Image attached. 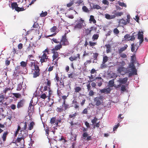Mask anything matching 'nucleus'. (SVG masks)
<instances>
[{
    "label": "nucleus",
    "instance_id": "obj_21",
    "mask_svg": "<svg viewBox=\"0 0 148 148\" xmlns=\"http://www.w3.org/2000/svg\"><path fill=\"white\" fill-rule=\"evenodd\" d=\"M128 78L127 77L123 78V79H119L118 81L122 84H125L127 82Z\"/></svg>",
    "mask_w": 148,
    "mask_h": 148
},
{
    "label": "nucleus",
    "instance_id": "obj_45",
    "mask_svg": "<svg viewBox=\"0 0 148 148\" xmlns=\"http://www.w3.org/2000/svg\"><path fill=\"white\" fill-rule=\"evenodd\" d=\"M74 89L75 90V92L76 93L79 92L82 90L81 88L79 86L76 87Z\"/></svg>",
    "mask_w": 148,
    "mask_h": 148
},
{
    "label": "nucleus",
    "instance_id": "obj_33",
    "mask_svg": "<svg viewBox=\"0 0 148 148\" xmlns=\"http://www.w3.org/2000/svg\"><path fill=\"white\" fill-rule=\"evenodd\" d=\"M12 95L17 98H19L21 97V95L19 93H12Z\"/></svg>",
    "mask_w": 148,
    "mask_h": 148
},
{
    "label": "nucleus",
    "instance_id": "obj_64",
    "mask_svg": "<svg viewBox=\"0 0 148 148\" xmlns=\"http://www.w3.org/2000/svg\"><path fill=\"white\" fill-rule=\"evenodd\" d=\"M10 108L12 110H14L16 108V106L14 104H12L10 106Z\"/></svg>",
    "mask_w": 148,
    "mask_h": 148
},
{
    "label": "nucleus",
    "instance_id": "obj_6",
    "mask_svg": "<svg viewBox=\"0 0 148 148\" xmlns=\"http://www.w3.org/2000/svg\"><path fill=\"white\" fill-rule=\"evenodd\" d=\"M138 39L139 40V45L142 43L144 41V36L143 32L139 31L138 33Z\"/></svg>",
    "mask_w": 148,
    "mask_h": 148
},
{
    "label": "nucleus",
    "instance_id": "obj_22",
    "mask_svg": "<svg viewBox=\"0 0 148 148\" xmlns=\"http://www.w3.org/2000/svg\"><path fill=\"white\" fill-rule=\"evenodd\" d=\"M65 102H65V101H63L62 106V108H64V110H66L67 109L69 108L70 107L69 105L68 104L66 103Z\"/></svg>",
    "mask_w": 148,
    "mask_h": 148
},
{
    "label": "nucleus",
    "instance_id": "obj_25",
    "mask_svg": "<svg viewBox=\"0 0 148 148\" xmlns=\"http://www.w3.org/2000/svg\"><path fill=\"white\" fill-rule=\"evenodd\" d=\"M106 47V52L107 53H110L111 52V47L110 45L108 44L105 45Z\"/></svg>",
    "mask_w": 148,
    "mask_h": 148
},
{
    "label": "nucleus",
    "instance_id": "obj_48",
    "mask_svg": "<svg viewBox=\"0 0 148 148\" xmlns=\"http://www.w3.org/2000/svg\"><path fill=\"white\" fill-rule=\"evenodd\" d=\"M108 57L106 56H103V61L102 62H107L108 60Z\"/></svg>",
    "mask_w": 148,
    "mask_h": 148
},
{
    "label": "nucleus",
    "instance_id": "obj_4",
    "mask_svg": "<svg viewBox=\"0 0 148 148\" xmlns=\"http://www.w3.org/2000/svg\"><path fill=\"white\" fill-rule=\"evenodd\" d=\"M52 53H53L52 55V61L53 62V64L55 65L58 66V61L60 58L59 57V53L58 52H55L52 51Z\"/></svg>",
    "mask_w": 148,
    "mask_h": 148
},
{
    "label": "nucleus",
    "instance_id": "obj_35",
    "mask_svg": "<svg viewBox=\"0 0 148 148\" xmlns=\"http://www.w3.org/2000/svg\"><path fill=\"white\" fill-rule=\"evenodd\" d=\"M27 62L24 61H22L20 62L21 66L23 67V68H26L27 66Z\"/></svg>",
    "mask_w": 148,
    "mask_h": 148
},
{
    "label": "nucleus",
    "instance_id": "obj_46",
    "mask_svg": "<svg viewBox=\"0 0 148 148\" xmlns=\"http://www.w3.org/2000/svg\"><path fill=\"white\" fill-rule=\"evenodd\" d=\"M82 10L83 11L86 12H89V10L86 7V6H84L82 7Z\"/></svg>",
    "mask_w": 148,
    "mask_h": 148
},
{
    "label": "nucleus",
    "instance_id": "obj_40",
    "mask_svg": "<svg viewBox=\"0 0 148 148\" xmlns=\"http://www.w3.org/2000/svg\"><path fill=\"white\" fill-rule=\"evenodd\" d=\"M64 110V109L62 106H60V107H57V111L59 113H61Z\"/></svg>",
    "mask_w": 148,
    "mask_h": 148
},
{
    "label": "nucleus",
    "instance_id": "obj_60",
    "mask_svg": "<svg viewBox=\"0 0 148 148\" xmlns=\"http://www.w3.org/2000/svg\"><path fill=\"white\" fill-rule=\"evenodd\" d=\"M21 69V67L20 66H16L15 68V70L16 71L19 72L20 70Z\"/></svg>",
    "mask_w": 148,
    "mask_h": 148
},
{
    "label": "nucleus",
    "instance_id": "obj_56",
    "mask_svg": "<svg viewBox=\"0 0 148 148\" xmlns=\"http://www.w3.org/2000/svg\"><path fill=\"white\" fill-rule=\"evenodd\" d=\"M59 85L60 86V88H63L64 87V82L63 81H60L59 83Z\"/></svg>",
    "mask_w": 148,
    "mask_h": 148
},
{
    "label": "nucleus",
    "instance_id": "obj_19",
    "mask_svg": "<svg viewBox=\"0 0 148 148\" xmlns=\"http://www.w3.org/2000/svg\"><path fill=\"white\" fill-rule=\"evenodd\" d=\"M8 133L9 132H8L7 131H6L4 132L3 134L1 137L2 139V140L3 142H5V141H6L7 136L8 135Z\"/></svg>",
    "mask_w": 148,
    "mask_h": 148
},
{
    "label": "nucleus",
    "instance_id": "obj_36",
    "mask_svg": "<svg viewBox=\"0 0 148 148\" xmlns=\"http://www.w3.org/2000/svg\"><path fill=\"white\" fill-rule=\"evenodd\" d=\"M113 13H114V15L117 16H121L123 14L122 12H116V11H114Z\"/></svg>",
    "mask_w": 148,
    "mask_h": 148
},
{
    "label": "nucleus",
    "instance_id": "obj_30",
    "mask_svg": "<svg viewBox=\"0 0 148 148\" xmlns=\"http://www.w3.org/2000/svg\"><path fill=\"white\" fill-rule=\"evenodd\" d=\"M109 85L110 87H112L113 86L116 87V85L114 84V79L110 80L109 82Z\"/></svg>",
    "mask_w": 148,
    "mask_h": 148
},
{
    "label": "nucleus",
    "instance_id": "obj_17",
    "mask_svg": "<svg viewBox=\"0 0 148 148\" xmlns=\"http://www.w3.org/2000/svg\"><path fill=\"white\" fill-rule=\"evenodd\" d=\"M96 79H98V82H97V86L99 87L101 86L102 84V81L103 79H102L101 77H98L96 78Z\"/></svg>",
    "mask_w": 148,
    "mask_h": 148
},
{
    "label": "nucleus",
    "instance_id": "obj_13",
    "mask_svg": "<svg viewBox=\"0 0 148 148\" xmlns=\"http://www.w3.org/2000/svg\"><path fill=\"white\" fill-rule=\"evenodd\" d=\"M18 126H19L20 128L22 127V129L23 130H25L26 129L27 125L26 122L23 121L21 122L18 125Z\"/></svg>",
    "mask_w": 148,
    "mask_h": 148
},
{
    "label": "nucleus",
    "instance_id": "obj_55",
    "mask_svg": "<svg viewBox=\"0 0 148 148\" xmlns=\"http://www.w3.org/2000/svg\"><path fill=\"white\" fill-rule=\"evenodd\" d=\"M77 113L75 112L73 114L69 115V117L70 118H72L73 119L75 117Z\"/></svg>",
    "mask_w": 148,
    "mask_h": 148
},
{
    "label": "nucleus",
    "instance_id": "obj_11",
    "mask_svg": "<svg viewBox=\"0 0 148 148\" xmlns=\"http://www.w3.org/2000/svg\"><path fill=\"white\" fill-rule=\"evenodd\" d=\"M62 48V45L61 43L56 45L54 47V48L51 50L52 51L57 52V51L59 50H60Z\"/></svg>",
    "mask_w": 148,
    "mask_h": 148
},
{
    "label": "nucleus",
    "instance_id": "obj_43",
    "mask_svg": "<svg viewBox=\"0 0 148 148\" xmlns=\"http://www.w3.org/2000/svg\"><path fill=\"white\" fill-rule=\"evenodd\" d=\"M113 32L115 35H117L119 33V30L117 28H115L113 30Z\"/></svg>",
    "mask_w": 148,
    "mask_h": 148
},
{
    "label": "nucleus",
    "instance_id": "obj_27",
    "mask_svg": "<svg viewBox=\"0 0 148 148\" xmlns=\"http://www.w3.org/2000/svg\"><path fill=\"white\" fill-rule=\"evenodd\" d=\"M128 47V45H125L124 47H121L119 49V54H120L122 52L125 51Z\"/></svg>",
    "mask_w": 148,
    "mask_h": 148
},
{
    "label": "nucleus",
    "instance_id": "obj_54",
    "mask_svg": "<svg viewBox=\"0 0 148 148\" xmlns=\"http://www.w3.org/2000/svg\"><path fill=\"white\" fill-rule=\"evenodd\" d=\"M57 29V27L56 26H54L50 29V30L51 32H55Z\"/></svg>",
    "mask_w": 148,
    "mask_h": 148
},
{
    "label": "nucleus",
    "instance_id": "obj_16",
    "mask_svg": "<svg viewBox=\"0 0 148 148\" xmlns=\"http://www.w3.org/2000/svg\"><path fill=\"white\" fill-rule=\"evenodd\" d=\"M61 121H50L51 124H53L56 127L60 126L61 124Z\"/></svg>",
    "mask_w": 148,
    "mask_h": 148
},
{
    "label": "nucleus",
    "instance_id": "obj_20",
    "mask_svg": "<svg viewBox=\"0 0 148 148\" xmlns=\"http://www.w3.org/2000/svg\"><path fill=\"white\" fill-rule=\"evenodd\" d=\"M138 46H136V44L135 45L134 43L131 45V50L132 52H136L138 49Z\"/></svg>",
    "mask_w": 148,
    "mask_h": 148
},
{
    "label": "nucleus",
    "instance_id": "obj_31",
    "mask_svg": "<svg viewBox=\"0 0 148 148\" xmlns=\"http://www.w3.org/2000/svg\"><path fill=\"white\" fill-rule=\"evenodd\" d=\"M11 7L12 9H14L16 10L18 7V5L16 3L14 2L11 4Z\"/></svg>",
    "mask_w": 148,
    "mask_h": 148
},
{
    "label": "nucleus",
    "instance_id": "obj_62",
    "mask_svg": "<svg viewBox=\"0 0 148 148\" xmlns=\"http://www.w3.org/2000/svg\"><path fill=\"white\" fill-rule=\"evenodd\" d=\"M18 50H16V49L14 48H13L12 51V54L14 55L15 53L16 54H18Z\"/></svg>",
    "mask_w": 148,
    "mask_h": 148
},
{
    "label": "nucleus",
    "instance_id": "obj_44",
    "mask_svg": "<svg viewBox=\"0 0 148 148\" xmlns=\"http://www.w3.org/2000/svg\"><path fill=\"white\" fill-rule=\"evenodd\" d=\"M34 56H33L32 54V55H29L28 56V59L32 61H34Z\"/></svg>",
    "mask_w": 148,
    "mask_h": 148
},
{
    "label": "nucleus",
    "instance_id": "obj_61",
    "mask_svg": "<svg viewBox=\"0 0 148 148\" xmlns=\"http://www.w3.org/2000/svg\"><path fill=\"white\" fill-rule=\"evenodd\" d=\"M93 58L94 59V60H97V57L98 56V54L97 53H93Z\"/></svg>",
    "mask_w": 148,
    "mask_h": 148
},
{
    "label": "nucleus",
    "instance_id": "obj_23",
    "mask_svg": "<svg viewBox=\"0 0 148 148\" xmlns=\"http://www.w3.org/2000/svg\"><path fill=\"white\" fill-rule=\"evenodd\" d=\"M49 90V97H50L51 96L50 92L51 91V87H49L47 86H46L44 87V88L43 89V91H45L47 90Z\"/></svg>",
    "mask_w": 148,
    "mask_h": 148
},
{
    "label": "nucleus",
    "instance_id": "obj_51",
    "mask_svg": "<svg viewBox=\"0 0 148 148\" xmlns=\"http://www.w3.org/2000/svg\"><path fill=\"white\" fill-rule=\"evenodd\" d=\"M47 14V12H43L42 11V12L40 14V16L41 17H44L46 16Z\"/></svg>",
    "mask_w": 148,
    "mask_h": 148
},
{
    "label": "nucleus",
    "instance_id": "obj_63",
    "mask_svg": "<svg viewBox=\"0 0 148 148\" xmlns=\"http://www.w3.org/2000/svg\"><path fill=\"white\" fill-rule=\"evenodd\" d=\"M124 69V67H119L118 68L117 71L119 73H121L122 71H123V69Z\"/></svg>",
    "mask_w": 148,
    "mask_h": 148
},
{
    "label": "nucleus",
    "instance_id": "obj_12",
    "mask_svg": "<svg viewBox=\"0 0 148 148\" xmlns=\"http://www.w3.org/2000/svg\"><path fill=\"white\" fill-rule=\"evenodd\" d=\"M111 89L109 87L107 88H104L103 89H101L100 92L101 93H104L105 94H108L110 93L111 91Z\"/></svg>",
    "mask_w": 148,
    "mask_h": 148
},
{
    "label": "nucleus",
    "instance_id": "obj_49",
    "mask_svg": "<svg viewBox=\"0 0 148 148\" xmlns=\"http://www.w3.org/2000/svg\"><path fill=\"white\" fill-rule=\"evenodd\" d=\"M118 3L119 5L121 6L124 7L125 8H126L127 7L126 4L123 2H121L119 1H118Z\"/></svg>",
    "mask_w": 148,
    "mask_h": 148
},
{
    "label": "nucleus",
    "instance_id": "obj_26",
    "mask_svg": "<svg viewBox=\"0 0 148 148\" xmlns=\"http://www.w3.org/2000/svg\"><path fill=\"white\" fill-rule=\"evenodd\" d=\"M29 66L31 67V69H34V67L36 66H39L36 64L35 62V61H32L30 62Z\"/></svg>",
    "mask_w": 148,
    "mask_h": 148
},
{
    "label": "nucleus",
    "instance_id": "obj_24",
    "mask_svg": "<svg viewBox=\"0 0 148 148\" xmlns=\"http://www.w3.org/2000/svg\"><path fill=\"white\" fill-rule=\"evenodd\" d=\"M105 18L108 19H111L114 18H115V15H110L108 14H105Z\"/></svg>",
    "mask_w": 148,
    "mask_h": 148
},
{
    "label": "nucleus",
    "instance_id": "obj_2",
    "mask_svg": "<svg viewBox=\"0 0 148 148\" xmlns=\"http://www.w3.org/2000/svg\"><path fill=\"white\" fill-rule=\"evenodd\" d=\"M103 97L101 95H100L99 97L95 98L94 99V102L95 103V105L97 106L101 105L103 103Z\"/></svg>",
    "mask_w": 148,
    "mask_h": 148
},
{
    "label": "nucleus",
    "instance_id": "obj_32",
    "mask_svg": "<svg viewBox=\"0 0 148 148\" xmlns=\"http://www.w3.org/2000/svg\"><path fill=\"white\" fill-rule=\"evenodd\" d=\"M46 80L47 81L45 82V83L46 85V86L50 87L51 85V81L48 79H46Z\"/></svg>",
    "mask_w": 148,
    "mask_h": 148
},
{
    "label": "nucleus",
    "instance_id": "obj_47",
    "mask_svg": "<svg viewBox=\"0 0 148 148\" xmlns=\"http://www.w3.org/2000/svg\"><path fill=\"white\" fill-rule=\"evenodd\" d=\"M132 73H133V74H134V75H137V70L135 68V67L134 66H133L132 67Z\"/></svg>",
    "mask_w": 148,
    "mask_h": 148
},
{
    "label": "nucleus",
    "instance_id": "obj_57",
    "mask_svg": "<svg viewBox=\"0 0 148 148\" xmlns=\"http://www.w3.org/2000/svg\"><path fill=\"white\" fill-rule=\"evenodd\" d=\"M52 41L54 42L56 44H58L59 43L60 44V41H58L57 39L53 38L52 39Z\"/></svg>",
    "mask_w": 148,
    "mask_h": 148
},
{
    "label": "nucleus",
    "instance_id": "obj_37",
    "mask_svg": "<svg viewBox=\"0 0 148 148\" xmlns=\"http://www.w3.org/2000/svg\"><path fill=\"white\" fill-rule=\"evenodd\" d=\"M119 23L120 24L125 25L126 24V21L122 18L120 19L119 21Z\"/></svg>",
    "mask_w": 148,
    "mask_h": 148
},
{
    "label": "nucleus",
    "instance_id": "obj_38",
    "mask_svg": "<svg viewBox=\"0 0 148 148\" xmlns=\"http://www.w3.org/2000/svg\"><path fill=\"white\" fill-rule=\"evenodd\" d=\"M47 97H49V95L47 96L45 93H43L40 96V98L44 100L47 98Z\"/></svg>",
    "mask_w": 148,
    "mask_h": 148
},
{
    "label": "nucleus",
    "instance_id": "obj_58",
    "mask_svg": "<svg viewBox=\"0 0 148 148\" xmlns=\"http://www.w3.org/2000/svg\"><path fill=\"white\" fill-rule=\"evenodd\" d=\"M10 63V60L8 59V58H7L5 61V65L6 66L9 65Z\"/></svg>",
    "mask_w": 148,
    "mask_h": 148
},
{
    "label": "nucleus",
    "instance_id": "obj_59",
    "mask_svg": "<svg viewBox=\"0 0 148 148\" xmlns=\"http://www.w3.org/2000/svg\"><path fill=\"white\" fill-rule=\"evenodd\" d=\"M89 45L90 47H93L95 45H97L96 42H93L91 41H90L89 42Z\"/></svg>",
    "mask_w": 148,
    "mask_h": 148
},
{
    "label": "nucleus",
    "instance_id": "obj_9",
    "mask_svg": "<svg viewBox=\"0 0 148 148\" xmlns=\"http://www.w3.org/2000/svg\"><path fill=\"white\" fill-rule=\"evenodd\" d=\"M96 29L97 28L96 27H95L94 26H91L89 28V29L88 28L85 30V33L87 35H88L89 34H91L92 31L93 30L96 31Z\"/></svg>",
    "mask_w": 148,
    "mask_h": 148
},
{
    "label": "nucleus",
    "instance_id": "obj_29",
    "mask_svg": "<svg viewBox=\"0 0 148 148\" xmlns=\"http://www.w3.org/2000/svg\"><path fill=\"white\" fill-rule=\"evenodd\" d=\"M89 21L91 23H93L94 24H95L96 23V21L95 19L94 16L93 15L90 16Z\"/></svg>",
    "mask_w": 148,
    "mask_h": 148
},
{
    "label": "nucleus",
    "instance_id": "obj_5",
    "mask_svg": "<svg viewBox=\"0 0 148 148\" xmlns=\"http://www.w3.org/2000/svg\"><path fill=\"white\" fill-rule=\"evenodd\" d=\"M60 43H61V45H62V46H67L69 45V42L66 38V33L62 36V38L60 41Z\"/></svg>",
    "mask_w": 148,
    "mask_h": 148
},
{
    "label": "nucleus",
    "instance_id": "obj_39",
    "mask_svg": "<svg viewBox=\"0 0 148 148\" xmlns=\"http://www.w3.org/2000/svg\"><path fill=\"white\" fill-rule=\"evenodd\" d=\"M23 88L22 85L21 83L19 84L17 86L16 88V90L17 91H20Z\"/></svg>",
    "mask_w": 148,
    "mask_h": 148
},
{
    "label": "nucleus",
    "instance_id": "obj_18",
    "mask_svg": "<svg viewBox=\"0 0 148 148\" xmlns=\"http://www.w3.org/2000/svg\"><path fill=\"white\" fill-rule=\"evenodd\" d=\"M90 5L91 8L92 9L99 10L101 8V7L99 5L95 4L93 3H91L90 4Z\"/></svg>",
    "mask_w": 148,
    "mask_h": 148
},
{
    "label": "nucleus",
    "instance_id": "obj_8",
    "mask_svg": "<svg viewBox=\"0 0 148 148\" xmlns=\"http://www.w3.org/2000/svg\"><path fill=\"white\" fill-rule=\"evenodd\" d=\"M25 100L23 99L19 101L17 103V107L18 109H20L23 107L25 103Z\"/></svg>",
    "mask_w": 148,
    "mask_h": 148
},
{
    "label": "nucleus",
    "instance_id": "obj_14",
    "mask_svg": "<svg viewBox=\"0 0 148 148\" xmlns=\"http://www.w3.org/2000/svg\"><path fill=\"white\" fill-rule=\"evenodd\" d=\"M72 106L74 107L75 109H79V106L78 105V103L76 99H74L72 101Z\"/></svg>",
    "mask_w": 148,
    "mask_h": 148
},
{
    "label": "nucleus",
    "instance_id": "obj_34",
    "mask_svg": "<svg viewBox=\"0 0 148 148\" xmlns=\"http://www.w3.org/2000/svg\"><path fill=\"white\" fill-rule=\"evenodd\" d=\"M99 37V34H94L92 37V39L93 41H95L96 40H97Z\"/></svg>",
    "mask_w": 148,
    "mask_h": 148
},
{
    "label": "nucleus",
    "instance_id": "obj_50",
    "mask_svg": "<svg viewBox=\"0 0 148 148\" xmlns=\"http://www.w3.org/2000/svg\"><path fill=\"white\" fill-rule=\"evenodd\" d=\"M12 89V88L11 89L10 87L9 88H6L5 89L3 90V93H4L5 95H6V93L7 92H8V90H11Z\"/></svg>",
    "mask_w": 148,
    "mask_h": 148
},
{
    "label": "nucleus",
    "instance_id": "obj_41",
    "mask_svg": "<svg viewBox=\"0 0 148 148\" xmlns=\"http://www.w3.org/2000/svg\"><path fill=\"white\" fill-rule=\"evenodd\" d=\"M34 124L35 123L33 121H32L30 123L29 127V130H31L33 128V126Z\"/></svg>",
    "mask_w": 148,
    "mask_h": 148
},
{
    "label": "nucleus",
    "instance_id": "obj_42",
    "mask_svg": "<svg viewBox=\"0 0 148 148\" xmlns=\"http://www.w3.org/2000/svg\"><path fill=\"white\" fill-rule=\"evenodd\" d=\"M32 116L28 114L25 116V120H32Z\"/></svg>",
    "mask_w": 148,
    "mask_h": 148
},
{
    "label": "nucleus",
    "instance_id": "obj_52",
    "mask_svg": "<svg viewBox=\"0 0 148 148\" xmlns=\"http://www.w3.org/2000/svg\"><path fill=\"white\" fill-rule=\"evenodd\" d=\"M17 9H16V10L18 12L20 11H22L25 10V9L23 8H20L18 7L17 8Z\"/></svg>",
    "mask_w": 148,
    "mask_h": 148
},
{
    "label": "nucleus",
    "instance_id": "obj_1",
    "mask_svg": "<svg viewBox=\"0 0 148 148\" xmlns=\"http://www.w3.org/2000/svg\"><path fill=\"white\" fill-rule=\"evenodd\" d=\"M77 23L74 27L75 30H79L82 28L84 26V24L85 25L84 21L82 18H80L79 20H77Z\"/></svg>",
    "mask_w": 148,
    "mask_h": 148
},
{
    "label": "nucleus",
    "instance_id": "obj_28",
    "mask_svg": "<svg viewBox=\"0 0 148 148\" xmlns=\"http://www.w3.org/2000/svg\"><path fill=\"white\" fill-rule=\"evenodd\" d=\"M31 51H32V54H34L35 53V51L34 50V49L32 47L30 46V44H29V46L26 49V51L27 52H29Z\"/></svg>",
    "mask_w": 148,
    "mask_h": 148
},
{
    "label": "nucleus",
    "instance_id": "obj_10",
    "mask_svg": "<svg viewBox=\"0 0 148 148\" xmlns=\"http://www.w3.org/2000/svg\"><path fill=\"white\" fill-rule=\"evenodd\" d=\"M78 59H80V55L79 53L77 54L75 56H72L69 58V60L71 62L73 61H76Z\"/></svg>",
    "mask_w": 148,
    "mask_h": 148
},
{
    "label": "nucleus",
    "instance_id": "obj_53",
    "mask_svg": "<svg viewBox=\"0 0 148 148\" xmlns=\"http://www.w3.org/2000/svg\"><path fill=\"white\" fill-rule=\"evenodd\" d=\"M106 62H102V63L101 65V69L105 68L107 66V65L105 64Z\"/></svg>",
    "mask_w": 148,
    "mask_h": 148
},
{
    "label": "nucleus",
    "instance_id": "obj_3",
    "mask_svg": "<svg viewBox=\"0 0 148 148\" xmlns=\"http://www.w3.org/2000/svg\"><path fill=\"white\" fill-rule=\"evenodd\" d=\"M32 73L34 78L38 77L40 74V69L39 66H36L34 69H32Z\"/></svg>",
    "mask_w": 148,
    "mask_h": 148
},
{
    "label": "nucleus",
    "instance_id": "obj_7",
    "mask_svg": "<svg viewBox=\"0 0 148 148\" xmlns=\"http://www.w3.org/2000/svg\"><path fill=\"white\" fill-rule=\"evenodd\" d=\"M39 58H40V62L41 63H42L47 62L48 59V56H47V53H44L41 56H39Z\"/></svg>",
    "mask_w": 148,
    "mask_h": 148
},
{
    "label": "nucleus",
    "instance_id": "obj_15",
    "mask_svg": "<svg viewBox=\"0 0 148 148\" xmlns=\"http://www.w3.org/2000/svg\"><path fill=\"white\" fill-rule=\"evenodd\" d=\"M42 123L43 124L44 127L45 129L46 135L47 136H48L49 134V127L47 126L46 123H45V122H44L42 121Z\"/></svg>",
    "mask_w": 148,
    "mask_h": 148
}]
</instances>
